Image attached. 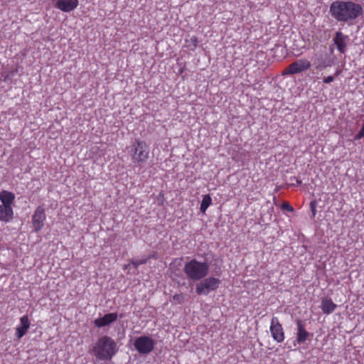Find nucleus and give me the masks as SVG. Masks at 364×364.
<instances>
[{"instance_id":"a211bd4d","label":"nucleus","mask_w":364,"mask_h":364,"mask_svg":"<svg viewBox=\"0 0 364 364\" xmlns=\"http://www.w3.org/2000/svg\"><path fill=\"white\" fill-rule=\"evenodd\" d=\"M211 203L212 198L210 196V195L207 194L203 196L200 207V211L203 213H205L208 208L211 205Z\"/></svg>"},{"instance_id":"dca6fc26","label":"nucleus","mask_w":364,"mask_h":364,"mask_svg":"<svg viewBox=\"0 0 364 364\" xmlns=\"http://www.w3.org/2000/svg\"><path fill=\"white\" fill-rule=\"evenodd\" d=\"M336 307L337 305L334 304L331 299L324 298L321 300V309L326 314L333 313L336 310Z\"/></svg>"},{"instance_id":"7ed1b4c3","label":"nucleus","mask_w":364,"mask_h":364,"mask_svg":"<svg viewBox=\"0 0 364 364\" xmlns=\"http://www.w3.org/2000/svg\"><path fill=\"white\" fill-rule=\"evenodd\" d=\"M183 271L188 279L199 281L205 278L209 272V265L205 262L192 259L184 265Z\"/></svg>"},{"instance_id":"f03ea898","label":"nucleus","mask_w":364,"mask_h":364,"mask_svg":"<svg viewBox=\"0 0 364 364\" xmlns=\"http://www.w3.org/2000/svg\"><path fill=\"white\" fill-rule=\"evenodd\" d=\"M117 346L116 342L111 337L107 336H101L97 342L93 344L91 349L92 355L100 360H109L116 354Z\"/></svg>"},{"instance_id":"ddd939ff","label":"nucleus","mask_w":364,"mask_h":364,"mask_svg":"<svg viewBox=\"0 0 364 364\" xmlns=\"http://www.w3.org/2000/svg\"><path fill=\"white\" fill-rule=\"evenodd\" d=\"M297 333H296V341L299 343H304L309 336V333L307 332L304 328V324L301 320L296 321Z\"/></svg>"},{"instance_id":"39448f33","label":"nucleus","mask_w":364,"mask_h":364,"mask_svg":"<svg viewBox=\"0 0 364 364\" xmlns=\"http://www.w3.org/2000/svg\"><path fill=\"white\" fill-rule=\"evenodd\" d=\"M220 280L214 277L203 278L196 285V292L198 295H208L210 291L216 290L220 284Z\"/></svg>"},{"instance_id":"f3484780","label":"nucleus","mask_w":364,"mask_h":364,"mask_svg":"<svg viewBox=\"0 0 364 364\" xmlns=\"http://www.w3.org/2000/svg\"><path fill=\"white\" fill-rule=\"evenodd\" d=\"M14 199L15 195L13 193L8 191H2L0 192V200L1 202V205L12 207L11 205L13 204Z\"/></svg>"},{"instance_id":"a878e982","label":"nucleus","mask_w":364,"mask_h":364,"mask_svg":"<svg viewBox=\"0 0 364 364\" xmlns=\"http://www.w3.org/2000/svg\"><path fill=\"white\" fill-rule=\"evenodd\" d=\"M334 80V77L331 75H329L325 78H323V82L326 83V84H328V83H331Z\"/></svg>"},{"instance_id":"1a4fd4ad","label":"nucleus","mask_w":364,"mask_h":364,"mask_svg":"<svg viewBox=\"0 0 364 364\" xmlns=\"http://www.w3.org/2000/svg\"><path fill=\"white\" fill-rule=\"evenodd\" d=\"M270 332L274 341L278 343H282L284 341V330L277 317H273L271 320Z\"/></svg>"},{"instance_id":"b1692460","label":"nucleus","mask_w":364,"mask_h":364,"mask_svg":"<svg viewBox=\"0 0 364 364\" xmlns=\"http://www.w3.org/2000/svg\"><path fill=\"white\" fill-rule=\"evenodd\" d=\"M282 208L284 210H287L289 212H292L294 210V208H292V206L291 205H289V203H283Z\"/></svg>"},{"instance_id":"6ab92c4d","label":"nucleus","mask_w":364,"mask_h":364,"mask_svg":"<svg viewBox=\"0 0 364 364\" xmlns=\"http://www.w3.org/2000/svg\"><path fill=\"white\" fill-rule=\"evenodd\" d=\"M314 65L316 70H322L329 66V64L327 63L326 59L323 56H320L315 60Z\"/></svg>"},{"instance_id":"393cba45","label":"nucleus","mask_w":364,"mask_h":364,"mask_svg":"<svg viewBox=\"0 0 364 364\" xmlns=\"http://www.w3.org/2000/svg\"><path fill=\"white\" fill-rule=\"evenodd\" d=\"M292 182L291 185L293 186H298V185H300L301 184V181L296 178V177H293V178H291L290 179Z\"/></svg>"},{"instance_id":"20e7f679","label":"nucleus","mask_w":364,"mask_h":364,"mask_svg":"<svg viewBox=\"0 0 364 364\" xmlns=\"http://www.w3.org/2000/svg\"><path fill=\"white\" fill-rule=\"evenodd\" d=\"M129 149V154L134 163H144L149 157V147L144 141L136 139Z\"/></svg>"},{"instance_id":"f8f14e48","label":"nucleus","mask_w":364,"mask_h":364,"mask_svg":"<svg viewBox=\"0 0 364 364\" xmlns=\"http://www.w3.org/2000/svg\"><path fill=\"white\" fill-rule=\"evenodd\" d=\"M30 326L31 323L28 316H23L20 318V325L16 327V336L18 339L21 338L26 333L28 329L30 328Z\"/></svg>"},{"instance_id":"9b49d317","label":"nucleus","mask_w":364,"mask_h":364,"mask_svg":"<svg viewBox=\"0 0 364 364\" xmlns=\"http://www.w3.org/2000/svg\"><path fill=\"white\" fill-rule=\"evenodd\" d=\"M78 6V0H58L55 4L56 8L63 12H70Z\"/></svg>"},{"instance_id":"0eeeda50","label":"nucleus","mask_w":364,"mask_h":364,"mask_svg":"<svg viewBox=\"0 0 364 364\" xmlns=\"http://www.w3.org/2000/svg\"><path fill=\"white\" fill-rule=\"evenodd\" d=\"M311 65V62L306 58L299 59L294 63H291L289 67L284 70V75H294L310 68Z\"/></svg>"},{"instance_id":"6e6552de","label":"nucleus","mask_w":364,"mask_h":364,"mask_svg":"<svg viewBox=\"0 0 364 364\" xmlns=\"http://www.w3.org/2000/svg\"><path fill=\"white\" fill-rule=\"evenodd\" d=\"M46 218L44 208L41 205L38 206L32 215V224L35 232H38L43 229Z\"/></svg>"},{"instance_id":"aec40b11","label":"nucleus","mask_w":364,"mask_h":364,"mask_svg":"<svg viewBox=\"0 0 364 364\" xmlns=\"http://www.w3.org/2000/svg\"><path fill=\"white\" fill-rule=\"evenodd\" d=\"M198 44V38L195 36L190 37L188 39H186V45L190 50H194Z\"/></svg>"},{"instance_id":"bb28decb","label":"nucleus","mask_w":364,"mask_h":364,"mask_svg":"<svg viewBox=\"0 0 364 364\" xmlns=\"http://www.w3.org/2000/svg\"><path fill=\"white\" fill-rule=\"evenodd\" d=\"M311 211H312L313 215L315 216L316 210V205H315V203L314 202L311 203Z\"/></svg>"},{"instance_id":"4be33fe9","label":"nucleus","mask_w":364,"mask_h":364,"mask_svg":"<svg viewBox=\"0 0 364 364\" xmlns=\"http://www.w3.org/2000/svg\"><path fill=\"white\" fill-rule=\"evenodd\" d=\"M147 258L142 259L140 260H133L132 261V264L134 265L135 268H137L139 265L146 264L147 262Z\"/></svg>"},{"instance_id":"4468645a","label":"nucleus","mask_w":364,"mask_h":364,"mask_svg":"<svg viewBox=\"0 0 364 364\" xmlns=\"http://www.w3.org/2000/svg\"><path fill=\"white\" fill-rule=\"evenodd\" d=\"M14 216L12 207L5 205H0V221L5 223L10 222Z\"/></svg>"},{"instance_id":"f257e3e1","label":"nucleus","mask_w":364,"mask_h":364,"mask_svg":"<svg viewBox=\"0 0 364 364\" xmlns=\"http://www.w3.org/2000/svg\"><path fill=\"white\" fill-rule=\"evenodd\" d=\"M330 14L338 21L350 23L363 14V7L351 1H336L330 6Z\"/></svg>"},{"instance_id":"2eb2a0df","label":"nucleus","mask_w":364,"mask_h":364,"mask_svg":"<svg viewBox=\"0 0 364 364\" xmlns=\"http://www.w3.org/2000/svg\"><path fill=\"white\" fill-rule=\"evenodd\" d=\"M333 40L339 52L344 53L348 36L343 35L341 32H337Z\"/></svg>"},{"instance_id":"423d86ee","label":"nucleus","mask_w":364,"mask_h":364,"mask_svg":"<svg viewBox=\"0 0 364 364\" xmlns=\"http://www.w3.org/2000/svg\"><path fill=\"white\" fill-rule=\"evenodd\" d=\"M133 345L139 354L148 355L154 350L156 342L149 336H141L134 340Z\"/></svg>"},{"instance_id":"412c9836","label":"nucleus","mask_w":364,"mask_h":364,"mask_svg":"<svg viewBox=\"0 0 364 364\" xmlns=\"http://www.w3.org/2000/svg\"><path fill=\"white\" fill-rule=\"evenodd\" d=\"M184 295L183 294H176L173 296V301L177 304H183L184 301Z\"/></svg>"},{"instance_id":"5701e85b","label":"nucleus","mask_w":364,"mask_h":364,"mask_svg":"<svg viewBox=\"0 0 364 364\" xmlns=\"http://www.w3.org/2000/svg\"><path fill=\"white\" fill-rule=\"evenodd\" d=\"M363 137H364V124L363 125L361 129L358 132V134L355 136V140H360Z\"/></svg>"},{"instance_id":"9d476101","label":"nucleus","mask_w":364,"mask_h":364,"mask_svg":"<svg viewBox=\"0 0 364 364\" xmlns=\"http://www.w3.org/2000/svg\"><path fill=\"white\" fill-rule=\"evenodd\" d=\"M118 318L117 313H109L104 316L97 318L94 321V324L97 328H103L116 321Z\"/></svg>"}]
</instances>
